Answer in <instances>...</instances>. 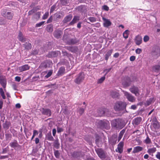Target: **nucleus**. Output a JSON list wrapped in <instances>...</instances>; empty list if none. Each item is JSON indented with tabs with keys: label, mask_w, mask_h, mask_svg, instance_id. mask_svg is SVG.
<instances>
[{
	"label": "nucleus",
	"mask_w": 160,
	"mask_h": 160,
	"mask_svg": "<svg viewBox=\"0 0 160 160\" xmlns=\"http://www.w3.org/2000/svg\"><path fill=\"white\" fill-rule=\"evenodd\" d=\"M127 104L126 102L121 101L116 102L114 106V110L117 111H122V113L127 112L126 110Z\"/></svg>",
	"instance_id": "f257e3e1"
},
{
	"label": "nucleus",
	"mask_w": 160,
	"mask_h": 160,
	"mask_svg": "<svg viewBox=\"0 0 160 160\" xmlns=\"http://www.w3.org/2000/svg\"><path fill=\"white\" fill-rule=\"evenodd\" d=\"M112 126L116 128L121 129L125 126V124L123 120L118 118L115 119L112 121Z\"/></svg>",
	"instance_id": "f03ea898"
},
{
	"label": "nucleus",
	"mask_w": 160,
	"mask_h": 160,
	"mask_svg": "<svg viewBox=\"0 0 160 160\" xmlns=\"http://www.w3.org/2000/svg\"><path fill=\"white\" fill-rule=\"evenodd\" d=\"M98 127L102 129H108L110 128L109 122L107 120H100L98 122Z\"/></svg>",
	"instance_id": "7ed1b4c3"
},
{
	"label": "nucleus",
	"mask_w": 160,
	"mask_h": 160,
	"mask_svg": "<svg viewBox=\"0 0 160 160\" xmlns=\"http://www.w3.org/2000/svg\"><path fill=\"white\" fill-rule=\"evenodd\" d=\"M152 55L155 58H157L160 55V48L158 46H154L151 52Z\"/></svg>",
	"instance_id": "20e7f679"
},
{
	"label": "nucleus",
	"mask_w": 160,
	"mask_h": 160,
	"mask_svg": "<svg viewBox=\"0 0 160 160\" xmlns=\"http://www.w3.org/2000/svg\"><path fill=\"white\" fill-rule=\"evenodd\" d=\"M124 96L128 101L131 102H135L136 100L135 98L131 94L128 92L124 91H122Z\"/></svg>",
	"instance_id": "39448f33"
},
{
	"label": "nucleus",
	"mask_w": 160,
	"mask_h": 160,
	"mask_svg": "<svg viewBox=\"0 0 160 160\" xmlns=\"http://www.w3.org/2000/svg\"><path fill=\"white\" fill-rule=\"evenodd\" d=\"M95 150L100 158L104 159L106 158V153L102 149L98 148Z\"/></svg>",
	"instance_id": "423d86ee"
},
{
	"label": "nucleus",
	"mask_w": 160,
	"mask_h": 160,
	"mask_svg": "<svg viewBox=\"0 0 160 160\" xmlns=\"http://www.w3.org/2000/svg\"><path fill=\"white\" fill-rule=\"evenodd\" d=\"M98 112L99 117L104 115L108 116L109 115V112L107 109H100L98 110Z\"/></svg>",
	"instance_id": "0eeeda50"
},
{
	"label": "nucleus",
	"mask_w": 160,
	"mask_h": 160,
	"mask_svg": "<svg viewBox=\"0 0 160 160\" xmlns=\"http://www.w3.org/2000/svg\"><path fill=\"white\" fill-rule=\"evenodd\" d=\"M84 78V74L82 72L80 73L77 78L74 80V82L77 84H79L82 82Z\"/></svg>",
	"instance_id": "6e6552de"
},
{
	"label": "nucleus",
	"mask_w": 160,
	"mask_h": 160,
	"mask_svg": "<svg viewBox=\"0 0 160 160\" xmlns=\"http://www.w3.org/2000/svg\"><path fill=\"white\" fill-rule=\"evenodd\" d=\"M2 15L5 18L8 19L12 18V15L11 12L7 11L6 10H3L2 13Z\"/></svg>",
	"instance_id": "1a4fd4ad"
},
{
	"label": "nucleus",
	"mask_w": 160,
	"mask_h": 160,
	"mask_svg": "<svg viewBox=\"0 0 160 160\" xmlns=\"http://www.w3.org/2000/svg\"><path fill=\"white\" fill-rule=\"evenodd\" d=\"M40 111L42 114L43 115L48 116L51 115V111L49 109L42 108L40 109Z\"/></svg>",
	"instance_id": "9d476101"
},
{
	"label": "nucleus",
	"mask_w": 160,
	"mask_h": 160,
	"mask_svg": "<svg viewBox=\"0 0 160 160\" xmlns=\"http://www.w3.org/2000/svg\"><path fill=\"white\" fill-rule=\"evenodd\" d=\"M129 90L132 93H134L136 96H138L139 95L138 88L134 86H132L131 87L129 88Z\"/></svg>",
	"instance_id": "9b49d317"
},
{
	"label": "nucleus",
	"mask_w": 160,
	"mask_h": 160,
	"mask_svg": "<svg viewBox=\"0 0 160 160\" xmlns=\"http://www.w3.org/2000/svg\"><path fill=\"white\" fill-rule=\"evenodd\" d=\"M62 34L63 32L62 31L58 29L54 31L53 34L55 38L58 39L61 38Z\"/></svg>",
	"instance_id": "f8f14e48"
},
{
	"label": "nucleus",
	"mask_w": 160,
	"mask_h": 160,
	"mask_svg": "<svg viewBox=\"0 0 160 160\" xmlns=\"http://www.w3.org/2000/svg\"><path fill=\"white\" fill-rule=\"evenodd\" d=\"M124 145L123 142H120L118 145L117 149H116V152H118L121 153L123 152V147Z\"/></svg>",
	"instance_id": "ddd939ff"
},
{
	"label": "nucleus",
	"mask_w": 160,
	"mask_h": 160,
	"mask_svg": "<svg viewBox=\"0 0 160 160\" xmlns=\"http://www.w3.org/2000/svg\"><path fill=\"white\" fill-rule=\"evenodd\" d=\"M132 82L129 77H126L125 78V81H123L122 84L124 86L128 87L130 86Z\"/></svg>",
	"instance_id": "4468645a"
},
{
	"label": "nucleus",
	"mask_w": 160,
	"mask_h": 160,
	"mask_svg": "<svg viewBox=\"0 0 160 160\" xmlns=\"http://www.w3.org/2000/svg\"><path fill=\"white\" fill-rule=\"evenodd\" d=\"M18 38L22 42H24L27 41V38H26L23 35L22 32L21 31H19L18 35Z\"/></svg>",
	"instance_id": "2eb2a0df"
},
{
	"label": "nucleus",
	"mask_w": 160,
	"mask_h": 160,
	"mask_svg": "<svg viewBox=\"0 0 160 160\" xmlns=\"http://www.w3.org/2000/svg\"><path fill=\"white\" fill-rule=\"evenodd\" d=\"M80 20V17L78 16H75L72 20V21L69 23V25H72L76 23Z\"/></svg>",
	"instance_id": "dca6fc26"
},
{
	"label": "nucleus",
	"mask_w": 160,
	"mask_h": 160,
	"mask_svg": "<svg viewBox=\"0 0 160 160\" xmlns=\"http://www.w3.org/2000/svg\"><path fill=\"white\" fill-rule=\"evenodd\" d=\"M102 20L104 21L103 24L104 27L108 28L111 25V22L108 19L103 18Z\"/></svg>",
	"instance_id": "f3484780"
},
{
	"label": "nucleus",
	"mask_w": 160,
	"mask_h": 160,
	"mask_svg": "<svg viewBox=\"0 0 160 160\" xmlns=\"http://www.w3.org/2000/svg\"><path fill=\"white\" fill-rule=\"evenodd\" d=\"M60 54V52L59 51L52 52L49 53L48 57L49 58L57 57L59 54Z\"/></svg>",
	"instance_id": "a211bd4d"
},
{
	"label": "nucleus",
	"mask_w": 160,
	"mask_h": 160,
	"mask_svg": "<svg viewBox=\"0 0 160 160\" xmlns=\"http://www.w3.org/2000/svg\"><path fill=\"white\" fill-rule=\"evenodd\" d=\"M142 38L140 36L138 35L136 37L135 39V42L136 45H139L142 42Z\"/></svg>",
	"instance_id": "6ab92c4d"
},
{
	"label": "nucleus",
	"mask_w": 160,
	"mask_h": 160,
	"mask_svg": "<svg viewBox=\"0 0 160 160\" xmlns=\"http://www.w3.org/2000/svg\"><path fill=\"white\" fill-rule=\"evenodd\" d=\"M0 83L4 88H5L6 85V80L2 76L0 77Z\"/></svg>",
	"instance_id": "aec40b11"
},
{
	"label": "nucleus",
	"mask_w": 160,
	"mask_h": 160,
	"mask_svg": "<svg viewBox=\"0 0 160 160\" xmlns=\"http://www.w3.org/2000/svg\"><path fill=\"white\" fill-rule=\"evenodd\" d=\"M72 16L71 14H69L66 16L63 20V22L64 23H65L69 22L72 19Z\"/></svg>",
	"instance_id": "412c9836"
},
{
	"label": "nucleus",
	"mask_w": 160,
	"mask_h": 160,
	"mask_svg": "<svg viewBox=\"0 0 160 160\" xmlns=\"http://www.w3.org/2000/svg\"><path fill=\"white\" fill-rule=\"evenodd\" d=\"M23 47L25 48V50H29L31 49L32 46L31 44L29 42H26L22 45Z\"/></svg>",
	"instance_id": "4be33fe9"
},
{
	"label": "nucleus",
	"mask_w": 160,
	"mask_h": 160,
	"mask_svg": "<svg viewBox=\"0 0 160 160\" xmlns=\"http://www.w3.org/2000/svg\"><path fill=\"white\" fill-rule=\"evenodd\" d=\"M78 42V40L76 39H69L67 40V43L69 44H74Z\"/></svg>",
	"instance_id": "5701e85b"
},
{
	"label": "nucleus",
	"mask_w": 160,
	"mask_h": 160,
	"mask_svg": "<svg viewBox=\"0 0 160 160\" xmlns=\"http://www.w3.org/2000/svg\"><path fill=\"white\" fill-rule=\"evenodd\" d=\"M9 145L11 147L14 148L18 147L19 146L17 141L15 140L13 141V142L10 143Z\"/></svg>",
	"instance_id": "b1692460"
},
{
	"label": "nucleus",
	"mask_w": 160,
	"mask_h": 160,
	"mask_svg": "<svg viewBox=\"0 0 160 160\" xmlns=\"http://www.w3.org/2000/svg\"><path fill=\"white\" fill-rule=\"evenodd\" d=\"M143 150V148L140 146H137L133 148L132 152L133 153H138L140 151H142Z\"/></svg>",
	"instance_id": "393cba45"
},
{
	"label": "nucleus",
	"mask_w": 160,
	"mask_h": 160,
	"mask_svg": "<svg viewBox=\"0 0 160 160\" xmlns=\"http://www.w3.org/2000/svg\"><path fill=\"white\" fill-rule=\"evenodd\" d=\"M29 67L28 65H25L19 67V70L20 72H23L29 69Z\"/></svg>",
	"instance_id": "a878e982"
},
{
	"label": "nucleus",
	"mask_w": 160,
	"mask_h": 160,
	"mask_svg": "<svg viewBox=\"0 0 160 160\" xmlns=\"http://www.w3.org/2000/svg\"><path fill=\"white\" fill-rule=\"evenodd\" d=\"M142 120V118L140 117L136 118L133 120V123L135 125H138L140 124Z\"/></svg>",
	"instance_id": "bb28decb"
},
{
	"label": "nucleus",
	"mask_w": 160,
	"mask_h": 160,
	"mask_svg": "<svg viewBox=\"0 0 160 160\" xmlns=\"http://www.w3.org/2000/svg\"><path fill=\"white\" fill-rule=\"evenodd\" d=\"M63 15L62 13H57L54 15V20L56 21L58 19L60 18L61 17H63Z\"/></svg>",
	"instance_id": "cd10ccee"
},
{
	"label": "nucleus",
	"mask_w": 160,
	"mask_h": 160,
	"mask_svg": "<svg viewBox=\"0 0 160 160\" xmlns=\"http://www.w3.org/2000/svg\"><path fill=\"white\" fill-rule=\"evenodd\" d=\"M53 26L52 24L48 25L46 28V30L49 32H52L53 30Z\"/></svg>",
	"instance_id": "c85d7f7f"
},
{
	"label": "nucleus",
	"mask_w": 160,
	"mask_h": 160,
	"mask_svg": "<svg viewBox=\"0 0 160 160\" xmlns=\"http://www.w3.org/2000/svg\"><path fill=\"white\" fill-rule=\"evenodd\" d=\"M46 139L50 141H53L54 138L52 136L51 133L50 132H48L46 135Z\"/></svg>",
	"instance_id": "c756f323"
},
{
	"label": "nucleus",
	"mask_w": 160,
	"mask_h": 160,
	"mask_svg": "<svg viewBox=\"0 0 160 160\" xmlns=\"http://www.w3.org/2000/svg\"><path fill=\"white\" fill-rule=\"evenodd\" d=\"M152 70L153 72H158L160 71V66L158 65L154 66L152 68Z\"/></svg>",
	"instance_id": "7c9ffc66"
},
{
	"label": "nucleus",
	"mask_w": 160,
	"mask_h": 160,
	"mask_svg": "<svg viewBox=\"0 0 160 160\" xmlns=\"http://www.w3.org/2000/svg\"><path fill=\"white\" fill-rule=\"evenodd\" d=\"M53 146L57 149H58L60 146V144L58 142V139H57L54 141L53 142Z\"/></svg>",
	"instance_id": "2f4dec72"
},
{
	"label": "nucleus",
	"mask_w": 160,
	"mask_h": 160,
	"mask_svg": "<svg viewBox=\"0 0 160 160\" xmlns=\"http://www.w3.org/2000/svg\"><path fill=\"white\" fill-rule=\"evenodd\" d=\"M110 95L113 98H117L119 96V93H118L113 91L111 92Z\"/></svg>",
	"instance_id": "473e14b6"
},
{
	"label": "nucleus",
	"mask_w": 160,
	"mask_h": 160,
	"mask_svg": "<svg viewBox=\"0 0 160 160\" xmlns=\"http://www.w3.org/2000/svg\"><path fill=\"white\" fill-rule=\"evenodd\" d=\"M65 71V70L64 67H61L60 68L58 72V75H61L62 74L64 73Z\"/></svg>",
	"instance_id": "72a5a7b5"
},
{
	"label": "nucleus",
	"mask_w": 160,
	"mask_h": 160,
	"mask_svg": "<svg viewBox=\"0 0 160 160\" xmlns=\"http://www.w3.org/2000/svg\"><path fill=\"white\" fill-rule=\"evenodd\" d=\"M112 51V49H111L108 51L106 54L105 55V60H108L109 57L111 56Z\"/></svg>",
	"instance_id": "f704fd0d"
},
{
	"label": "nucleus",
	"mask_w": 160,
	"mask_h": 160,
	"mask_svg": "<svg viewBox=\"0 0 160 160\" xmlns=\"http://www.w3.org/2000/svg\"><path fill=\"white\" fill-rule=\"evenodd\" d=\"M125 129H123L120 132L119 136L118 137V141H119L121 138H122L123 134L125 133Z\"/></svg>",
	"instance_id": "c9c22d12"
},
{
	"label": "nucleus",
	"mask_w": 160,
	"mask_h": 160,
	"mask_svg": "<svg viewBox=\"0 0 160 160\" xmlns=\"http://www.w3.org/2000/svg\"><path fill=\"white\" fill-rule=\"evenodd\" d=\"M156 149L155 148H153L148 149L147 151V152L149 154H151L154 152L156 151Z\"/></svg>",
	"instance_id": "e433bc0d"
},
{
	"label": "nucleus",
	"mask_w": 160,
	"mask_h": 160,
	"mask_svg": "<svg viewBox=\"0 0 160 160\" xmlns=\"http://www.w3.org/2000/svg\"><path fill=\"white\" fill-rule=\"evenodd\" d=\"M81 152H74L72 154V156L74 158L80 157Z\"/></svg>",
	"instance_id": "4c0bfd02"
},
{
	"label": "nucleus",
	"mask_w": 160,
	"mask_h": 160,
	"mask_svg": "<svg viewBox=\"0 0 160 160\" xmlns=\"http://www.w3.org/2000/svg\"><path fill=\"white\" fill-rule=\"evenodd\" d=\"M151 142V140L148 136L143 141V142L146 144H149Z\"/></svg>",
	"instance_id": "58836bf2"
},
{
	"label": "nucleus",
	"mask_w": 160,
	"mask_h": 160,
	"mask_svg": "<svg viewBox=\"0 0 160 160\" xmlns=\"http://www.w3.org/2000/svg\"><path fill=\"white\" fill-rule=\"evenodd\" d=\"M40 12H38L33 15V18L37 19H38L40 17Z\"/></svg>",
	"instance_id": "ea45409f"
},
{
	"label": "nucleus",
	"mask_w": 160,
	"mask_h": 160,
	"mask_svg": "<svg viewBox=\"0 0 160 160\" xmlns=\"http://www.w3.org/2000/svg\"><path fill=\"white\" fill-rule=\"evenodd\" d=\"M54 154L57 158H60V153L58 150H55L54 152Z\"/></svg>",
	"instance_id": "a19ab883"
},
{
	"label": "nucleus",
	"mask_w": 160,
	"mask_h": 160,
	"mask_svg": "<svg viewBox=\"0 0 160 160\" xmlns=\"http://www.w3.org/2000/svg\"><path fill=\"white\" fill-rule=\"evenodd\" d=\"M128 32L129 31L128 30H126L123 34V37L127 39L128 37Z\"/></svg>",
	"instance_id": "79ce46f5"
},
{
	"label": "nucleus",
	"mask_w": 160,
	"mask_h": 160,
	"mask_svg": "<svg viewBox=\"0 0 160 160\" xmlns=\"http://www.w3.org/2000/svg\"><path fill=\"white\" fill-rule=\"evenodd\" d=\"M88 19L92 22H94L96 21V18L94 17H90L88 18Z\"/></svg>",
	"instance_id": "37998d69"
},
{
	"label": "nucleus",
	"mask_w": 160,
	"mask_h": 160,
	"mask_svg": "<svg viewBox=\"0 0 160 160\" xmlns=\"http://www.w3.org/2000/svg\"><path fill=\"white\" fill-rule=\"evenodd\" d=\"M52 70H51L49 71L48 72L47 74L46 75H45V77L46 78H48L50 77L52 75Z\"/></svg>",
	"instance_id": "c03bdc74"
},
{
	"label": "nucleus",
	"mask_w": 160,
	"mask_h": 160,
	"mask_svg": "<svg viewBox=\"0 0 160 160\" xmlns=\"http://www.w3.org/2000/svg\"><path fill=\"white\" fill-rule=\"evenodd\" d=\"M66 48L72 52H74L75 51V48L73 47H67Z\"/></svg>",
	"instance_id": "a18cd8bd"
},
{
	"label": "nucleus",
	"mask_w": 160,
	"mask_h": 160,
	"mask_svg": "<svg viewBox=\"0 0 160 160\" xmlns=\"http://www.w3.org/2000/svg\"><path fill=\"white\" fill-rule=\"evenodd\" d=\"M0 93L1 94V96L2 97V98L3 99H5V97L4 95V92L3 91V89L2 88H0Z\"/></svg>",
	"instance_id": "49530a36"
},
{
	"label": "nucleus",
	"mask_w": 160,
	"mask_h": 160,
	"mask_svg": "<svg viewBox=\"0 0 160 160\" xmlns=\"http://www.w3.org/2000/svg\"><path fill=\"white\" fill-rule=\"evenodd\" d=\"M92 139V138L91 137L88 138L87 137H86L85 138V140L89 143H91Z\"/></svg>",
	"instance_id": "de8ad7c7"
},
{
	"label": "nucleus",
	"mask_w": 160,
	"mask_h": 160,
	"mask_svg": "<svg viewBox=\"0 0 160 160\" xmlns=\"http://www.w3.org/2000/svg\"><path fill=\"white\" fill-rule=\"evenodd\" d=\"M105 76L101 77L100 79H98V83H102L105 80Z\"/></svg>",
	"instance_id": "09e8293b"
},
{
	"label": "nucleus",
	"mask_w": 160,
	"mask_h": 160,
	"mask_svg": "<svg viewBox=\"0 0 160 160\" xmlns=\"http://www.w3.org/2000/svg\"><path fill=\"white\" fill-rule=\"evenodd\" d=\"M84 109L83 108H80L78 110V112L79 113L80 115L84 112Z\"/></svg>",
	"instance_id": "8fccbe9b"
},
{
	"label": "nucleus",
	"mask_w": 160,
	"mask_h": 160,
	"mask_svg": "<svg viewBox=\"0 0 160 160\" xmlns=\"http://www.w3.org/2000/svg\"><path fill=\"white\" fill-rule=\"evenodd\" d=\"M67 1L68 0H61L60 2L62 5H66L68 3Z\"/></svg>",
	"instance_id": "3c124183"
},
{
	"label": "nucleus",
	"mask_w": 160,
	"mask_h": 160,
	"mask_svg": "<svg viewBox=\"0 0 160 160\" xmlns=\"http://www.w3.org/2000/svg\"><path fill=\"white\" fill-rule=\"evenodd\" d=\"M111 69H112V68H110L108 69H106L103 71V73H105V75H106L108 72H110V70H111Z\"/></svg>",
	"instance_id": "603ef678"
},
{
	"label": "nucleus",
	"mask_w": 160,
	"mask_h": 160,
	"mask_svg": "<svg viewBox=\"0 0 160 160\" xmlns=\"http://www.w3.org/2000/svg\"><path fill=\"white\" fill-rule=\"evenodd\" d=\"M36 11V10L34 8L31 10L29 11L28 12L29 15H31L33 14L34 13H35Z\"/></svg>",
	"instance_id": "864d4df0"
},
{
	"label": "nucleus",
	"mask_w": 160,
	"mask_h": 160,
	"mask_svg": "<svg viewBox=\"0 0 160 160\" xmlns=\"http://www.w3.org/2000/svg\"><path fill=\"white\" fill-rule=\"evenodd\" d=\"M49 16V12H46L45 14L43 15V16L42 17V18L43 19H46Z\"/></svg>",
	"instance_id": "5fc2aeb1"
},
{
	"label": "nucleus",
	"mask_w": 160,
	"mask_h": 160,
	"mask_svg": "<svg viewBox=\"0 0 160 160\" xmlns=\"http://www.w3.org/2000/svg\"><path fill=\"white\" fill-rule=\"evenodd\" d=\"M6 23V22L4 19L0 17V24H4Z\"/></svg>",
	"instance_id": "6e6d98bb"
},
{
	"label": "nucleus",
	"mask_w": 160,
	"mask_h": 160,
	"mask_svg": "<svg viewBox=\"0 0 160 160\" xmlns=\"http://www.w3.org/2000/svg\"><path fill=\"white\" fill-rule=\"evenodd\" d=\"M153 127L155 128H158V127L159 125L157 121H155L153 122Z\"/></svg>",
	"instance_id": "4d7b16f0"
},
{
	"label": "nucleus",
	"mask_w": 160,
	"mask_h": 160,
	"mask_svg": "<svg viewBox=\"0 0 160 160\" xmlns=\"http://www.w3.org/2000/svg\"><path fill=\"white\" fill-rule=\"evenodd\" d=\"M3 127L4 128L8 129L9 126L8 123L5 122L3 124Z\"/></svg>",
	"instance_id": "13d9d810"
},
{
	"label": "nucleus",
	"mask_w": 160,
	"mask_h": 160,
	"mask_svg": "<svg viewBox=\"0 0 160 160\" xmlns=\"http://www.w3.org/2000/svg\"><path fill=\"white\" fill-rule=\"evenodd\" d=\"M44 22V21L41 22L39 23H37L36 25V27H39L41 26Z\"/></svg>",
	"instance_id": "bf43d9fd"
},
{
	"label": "nucleus",
	"mask_w": 160,
	"mask_h": 160,
	"mask_svg": "<svg viewBox=\"0 0 160 160\" xmlns=\"http://www.w3.org/2000/svg\"><path fill=\"white\" fill-rule=\"evenodd\" d=\"M38 52V50L34 49L32 51V54L33 55H36Z\"/></svg>",
	"instance_id": "052dcab7"
},
{
	"label": "nucleus",
	"mask_w": 160,
	"mask_h": 160,
	"mask_svg": "<svg viewBox=\"0 0 160 160\" xmlns=\"http://www.w3.org/2000/svg\"><path fill=\"white\" fill-rule=\"evenodd\" d=\"M153 100V98H150V99L148 100L147 101V104L148 105H149L150 104H151V102Z\"/></svg>",
	"instance_id": "680f3d73"
},
{
	"label": "nucleus",
	"mask_w": 160,
	"mask_h": 160,
	"mask_svg": "<svg viewBox=\"0 0 160 160\" xmlns=\"http://www.w3.org/2000/svg\"><path fill=\"white\" fill-rule=\"evenodd\" d=\"M149 40V37L148 36H145L143 38V41L144 42H146L148 41Z\"/></svg>",
	"instance_id": "e2e57ef3"
},
{
	"label": "nucleus",
	"mask_w": 160,
	"mask_h": 160,
	"mask_svg": "<svg viewBox=\"0 0 160 160\" xmlns=\"http://www.w3.org/2000/svg\"><path fill=\"white\" fill-rule=\"evenodd\" d=\"M55 6L54 5L52 6L50 8V13H51L55 10Z\"/></svg>",
	"instance_id": "0e129e2a"
},
{
	"label": "nucleus",
	"mask_w": 160,
	"mask_h": 160,
	"mask_svg": "<svg viewBox=\"0 0 160 160\" xmlns=\"http://www.w3.org/2000/svg\"><path fill=\"white\" fill-rule=\"evenodd\" d=\"M142 52V50L140 48H137L135 50V52L136 53L138 54H140Z\"/></svg>",
	"instance_id": "69168bd1"
},
{
	"label": "nucleus",
	"mask_w": 160,
	"mask_h": 160,
	"mask_svg": "<svg viewBox=\"0 0 160 160\" xmlns=\"http://www.w3.org/2000/svg\"><path fill=\"white\" fill-rule=\"evenodd\" d=\"M102 8L106 11H108L109 10V8L107 5H104L102 7Z\"/></svg>",
	"instance_id": "338daca9"
},
{
	"label": "nucleus",
	"mask_w": 160,
	"mask_h": 160,
	"mask_svg": "<svg viewBox=\"0 0 160 160\" xmlns=\"http://www.w3.org/2000/svg\"><path fill=\"white\" fill-rule=\"evenodd\" d=\"M52 19H53V17L52 16L49 18V19L47 20V23H49L51 22L52 20Z\"/></svg>",
	"instance_id": "774afa93"
}]
</instances>
